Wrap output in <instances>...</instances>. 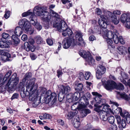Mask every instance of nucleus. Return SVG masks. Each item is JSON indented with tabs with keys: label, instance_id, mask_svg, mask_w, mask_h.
I'll list each match as a JSON object with an SVG mask.
<instances>
[{
	"label": "nucleus",
	"instance_id": "f257e3e1",
	"mask_svg": "<svg viewBox=\"0 0 130 130\" xmlns=\"http://www.w3.org/2000/svg\"><path fill=\"white\" fill-rule=\"evenodd\" d=\"M37 85L33 84V98L34 99L33 101V107H36L39 104L40 102L42 103H50L51 105L53 104L57 100V95L54 92L52 93L51 91L48 90L44 91L42 94L41 98L38 96L39 93L37 90Z\"/></svg>",
	"mask_w": 130,
	"mask_h": 130
},
{
	"label": "nucleus",
	"instance_id": "f03ea898",
	"mask_svg": "<svg viewBox=\"0 0 130 130\" xmlns=\"http://www.w3.org/2000/svg\"><path fill=\"white\" fill-rule=\"evenodd\" d=\"M46 8H47L46 7L39 8L38 7L36 6L34 8L33 13L36 14L38 16L41 17V20L44 22L47 23L48 24L46 26L47 28L49 26V22L51 18L50 14L54 17L52 19L53 20L52 22L53 27L54 24L58 26L62 24V21H64L59 18L58 14L52 10H50V13H49L46 11Z\"/></svg>",
	"mask_w": 130,
	"mask_h": 130
},
{
	"label": "nucleus",
	"instance_id": "7ed1b4c3",
	"mask_svg": "<svg viewBox=\"0 0 130 130\" xmlns=\"http://www.w3.org/2000/svg\"><path fill=\"white\" fill-rule=\"evenodd\" d=\"M19 82V78L17 77L16 73H13L11 78L7 82L4 83V81L0 84V90L3 92L6 90L9 92H11L14 90L13 88L15 87Z\"/></svg>",
	"mask_w": 130,
	"mask_h": 130
},
{
	"label": "nucleus",
	"instance_id": "20e7f679",
	"mask_svg": "<svg viewBox=\"0 0 130 130\" xmlns=\"http://www.w3.org/2000/svg\"><path fill=\"white\" fill-rule=\"evenodd\" d=\"M25 82H20L19 85V89L21 91L20 94L22 98H24L26 96L29 95V99L32 102V81L28 80L26 83V89L25 91H24V85Z\"/></svg>",
	"mask_w": 130,
	"mask_h": 130
},
{
	"label": "nucleus",
	"instance_id": "39448f33",
	"mask_svg": "<svg viewBox=\"0 0 130 130\" xmlns=\"http://www.w3.org/2000/svg\"><path fill=\"white\" fill-rule=\"evenodd\" d=\"M102 32L98 31V33L102 34L104 38L107 39V38L113 39L114 42L116 44H117L119 42V39L118 35V33L117 30L114 29L112 31L108 30L106 29H102Z\"/></svg>",
	"mask_w": 130,
	"mask_h": 130
},
{
	"label": "nucleus",
	"instance_id": "423d86ee",
	"mask_svg": "<svg viewBox=\"0 0 130 130\" xmlns=\"http://www.w3.org/2000/svg\"><path fill=\"white\" fill-rule=\"evenodd\" d=\"M54 27L56 28L59 31L62 32V35L64 37L68 36L69 37L73 38L74 36L72 31L67 28V25L64 21H62V24L59 25L54 24Z\"/></svg>",
	"mask_w": 130,
	"mask_h": 130
},
{
	"label": "nucleus",
	"instance_id": "0eeeda50",
	"mask_svg": "<svg viewBox=\"0 0 130 130\" xmlns=\"http://www.w3.org/2000/svg\"><path fill=\"white\" fill-rule=\"evenodd\" d=\"M104 86L105 88L108 90H112L114 88L120 90H123L124 88L123 85L121 83H119L117 85L114 81L111 80L107 81Z\"/></svg>",
	"mask_w": 130,
	"mask_h": 130
},
{
	"label": "nucleus",
	"instance_id": "6e6552de",
	"mask_svg": "<svg viewBox=\"0 0 130 130\" xmlns=\"http://www.w3.org/2000/svg\"><path fill=\"white\" fill-rule=\"evenodd\" d=\"M79 54L82 57L85 59L89 65H92L95 63V60L89 51L81 50L79 52Z\"/></svg>",
	"mask_w": 130,
	"mask_h": 130
},
{
	"label": "nucleus",
	"instance_id": "1a4fd4ad",
	"mask_svg": "<svg viewBox=\"0 0 130 130\" xmlns=\"http://www.w3.org/2000/svg\"><path fill=\"white\" fill-rule=\"evenodd\" d=\"M92 93L93 95L96 96L94 98L95 102L94 106L96 107L94 110L96 111H99L100 108L102 107L101 105L104 104L101 101L102 100L101 98L102 95L97 92H93Z\"/></svg>",
	"mask_w": 130,
	"mask_h": 130
},
{
	"label": "nucleus",
	"instance_id": "9d476101",
	"mask_svg": "<svg viewBox=\"0 0 130 130\" xmlns=\"http://www.w3.org/2000/svg\"><path fill=\"white\" fill-rule=\"evenodd\" d=\"M19 25L25 30L26 32L29 33L30 34L32 33V31H31V28L30 24L26 19L21 20L19 22Z\"/></svg>",
	"mask_w": 130,
	"mask_h": 130
},
{
	"label": "nucleus",
	"instance_id": "9b49d317",
	"mask_svg": "<svg viewBox=\"0 0 130 130\" xmlns=\"http://www.w3.org/2000/svg\"><path fill=\"white\" fill-rule=\"evenodd\" d=\"M62 43L63 48L65 49L68 48L70 46H74L76 45V40L73 38L64 39Z\"/></svg>",
	"mask_w": 130,
	"mask_h": 130
},
{
	"label": "nucleus",
	"instance_id": "f8f14e48",
	"mask_svg": "<svg viewBox=\"0 0 130 130\" xmlns=\"http://www.w3.org/2000/svg\"><path fill=\"white\" fill-rule=\"evenodd\" d=\"M106 70V69L104 66L99 64L97 67V71L96 72V77L97 78H101V75L104 74Z\"/></svg>",
	"mask_w": 130,
	"mask_h": 130
},
{
	"label": "nucleus",
	"instance_id": "ddd939ff",
	"mask_svg": "<svg viewBox=\"0 0 130 130\" xmlns=\"http://www.w3.org/2000/svg\"><path fill=\"white\" fill-rule=\"evenodd\" d=\"M32 38H31L28 39V42L24 43L23 48L27 52L31 51V52H32Z\"/></svg>",
	"mask_w": 130,
	"mask_h": 130
},
{
	"label": "nucleus",
	"instance_id": "4468645a",
	"mask_svg": "<svg viewBox=\"0 0 130 130\" xmlns=\"http://www.w3.org/2000/svg\"><path fill=\"white\" fill-rule=\"evenodd\" d=\"M83 35L80 32H77L75 35V37L76 40H77L79 42L76 43V44L80 45L82 43H84V41L82 38Z\"/></svg>",
	"mask_w": 130,
	"mask_h": 130
},
{
	"label": "nucleus",
	"instance_id": "2eb2a0df",
	"mask_svg": "<svg viewBox=\"0 0 130 130\" xmlns=\"http://www.w3.org/2000/svg\"><path fill=\"white\" fill-rule=\"evenodd\" d=\"M71 89L68 86H65L61 85L60 86V92H61L63 94H67L71 91Z\"/></svg>",
	"mask_w": 130,
	"mask_h": 130
},
{
	"label": "nucleus",
	"instance_id": "dca6fc26",
	"mask_svg": "<svg viewBox=\"0 0 130 130\" xmlns=\"http://www.w3.org/2000/svg\"><path fill=\"white\" fill-rule=\"evenodd\" d=\"M121 21L123 23H124L126 21L130 20V14L125 13L122 14L120 18Z\"/></svg>",
	"mask_w": 130,
	"mask_h": 130
},
{
	"label": "nucleus",
	"instance_id": "f3484780",
	"mask_svg": "<svg viewBox=\"0 0 130 130\" xmlns=\"http://www.w3.org/2000/svg\"><path fill=\"white\" fill-rule=\"evenodd\" d=\"M118 124L119 125L121 124L122 127L123 128L125 127L126 124L125 120L123 119L121 120V117L119 116H117L116 117Z\"/></svg>",
	"mask_w": 130,
	"mask_h": 130
},
{
	"label": "nucleus",
	"instance_id": "a211bd4d",
	"mask_svg": "<svg viewBox=\"0 0 130 130\" xmlns=\"http://www.w3.org/2000/svg\"><path fill=\"white\" fill-rule=\"evenodd\" d=\"M11 44V42L10 40L6 42L0 41V47L2 48H8L9 45Z\"/></svg>",
	"mask_w": 130,
	"mask_h": 130
},
{
	"label": "nucleus",
	"instance_id": "6ab92c4d",
	"mask_svg": "<svg viewBox=\"0 0 130 130\" xmlns=\"http://www.w3.org/2000/svg\"><path fill=\"white\" fill-rule=\"evenodd\" d=\"M126 49L124 47L121 46L118 47L117 50L119 54L124 55L127 53Z\"/></svg>",
	"mask_w": 130,
	"mask_h": 130
},
{
	"label": "nucleus",
	"instance_id": "aec40b11",
	"mask_svg": "<svg viewBox=\"0 0 130 130\" xmlns=\"http://www.w3.org/2000/svg\"><path fill=\"white\" fill-rule=\"evenodd\" d=\"M99 113V115L100 116L102 120L104 121H106L107 120L108 118L107 116H108V114L107 113H103V111L100 110L99 111H97Z\"/></svg>",
	"mask_w": 130,
	"mask_h": 130
},
{
	"label": "nucleus",
	"instance_id": "412c9836",
	"mask_svg": "<svg viewBox=\"0 0 130 130\" xmlns=\"http://www.w3.org/2000/svg\"><path fill=\"white\" fill-rule=\"evenodd\" d=\"M23 32L22 28L20 27H16L14 34L17 36H20Z\"/></svg>",
	"mask_w": 130,
	"mask_h": 130
},
{
	"label": "nucleus",
	"instance_id": "4be33fe9",
	"mask_svg": "<svg viewBox=\"0 0 130 130\" xmlns=\"http://www.w3.org/2000/svg\"><path fill=\"white\" fill-rule=\"evenodd\" d=\"M98 23L100 26V27L104 29H106L107 26V24L106 22L102 19H100L98 21Z\"/></svg>",
	"mask_w": 130,
	"mask_h": 130
},
{
	"label": "nucleus",
	"instance_id": "5701e85b",
	"mask_svg": "<svg viewBox=\"0 0 130 130\" xmlns=\"http://www.w3.org/2000/svg\"><path fill=\"white\" fill-rule=\"evenodd\" d=\"M11 39L12 40L13 44L15 46H17L20 43V40L15 35H13L12 36Z\"/></svg>",
	"mask_w": 130,
	"mask_h": 130
},
{
	"label": "nucleus",
	"instance_id": "b1692460",
	"mask_svg": "<svg viewBox=\"0 0 130 130\" xmlns=\"http://www.w3.org/2000/svg\"><path fill=\"white\" fill-rule=\"evenodd\" d=\"M77 112V110H74L73 111L69 112L67 116V118L69 120L71 119L76 115Z\"/></svg>",
	"mask_w": 130,
	"mask_h": 130
},
{
	"label": "nucleus",
	"instance_id": "393cba45",
	"mask_svg": "<svg viewBox=\"0 0 130 130\" xmlns=\"http://www.w3.org/2000/svg\"><path fill=\"white\" fill-rule=\"evenodd\" d=\"M34 40L36 41V43L38 44H43L45 43L42 39L40 36H37L34 37Z\"/></svg>",
	"mask_w": 130,
	"mask_h": 130
},
{
	"label": "nucleus",
	"instance_id": "a878e982",
	"mask_svg": "<svg viewBox=\"0 0 130 130\" xmlns=\"http://www.w3.org/2000/svg\"><path fill=\"white\" fill-rule=\"evenodd\" d=\"M12 73V71L11 70H9L6 72L3 78V81L4 83L7 82V80L11 75Z\"/></svg>",
	"mask_w": 130,
	"mask_h": 130
},
{
	"label": "nucleus",
	"instance_id": "bb28decb",
	"mask_svg": "<svg viewBox=\"0 0 130 130\" xmlns=\"http://www.w3.org/2000/svg\"><path fill=\"white\" fill-rule=\"evenodd\" d=\"M102 107H103L102 108V110L100 109V110H101L103 111V113H107L108 110H111L110 109H109V107L110 106L104 103L103 105H101Z\"/></svg>",
	"mask_w": 130,
	"mask_h": 130
},
{
	"label": "nucleus",
	"instance_id": "cd10ccee",
	"mask_svg": "<svg viewBox=\"0 0 130 130\" xmlns=\"http://www.w3.org/2000/svg\"><path fill=\"white\" fill-rule=\"evenodd\" d=\"M31 76V73H26L24 76V78L22 79V81L25 82L27 80V82L28 80H31L32 82V80L30 79Z\"/></svg>",
	"mask_w": 130,
	"mask_h": 130
},
{
	"label": "nucleus",
	"instance_id": "c85d7f7f",
	"mask_svg": "<svg viewBox=\"0 0 130 130\" xmlns=\"http://www.w3.org/2000/svg\"><path fill=\"white\" fill-rule=\"evenodd\" d=\"M91 113L90 110L88 109H83L81 112V114L83 117L86 116L88 114Z\"/></svg>",
	"mask_w": 130,
	"mask_h": 130
},
{
	"label": "nucleus",
	"instance_id": "c756f323",
	"mask_svg": "<svg viewBox=\"0 0 130 130\" xmlns=\"http://www.w3.org/2000/svg\"><path fill=\"white\" fill-rule=\"evenodd\" d=\"M80 96V93L78 92H76L73 94L72 97L75 100H77Z\"/></svg>",
	"mask_w": 130,
	"mask_h": 130
},
{
	"label": "nucleus",
	"instance_id": "7c9ffc66",
	"mask_svg": "<svg viewBox=\"0 0 130 130\" xmlns=\"http://www.w3.org/2000/svg\"><path fill=\"white\" fill-rule=\"evenodd\" d=\"M32 15V12L30 10H28L27 11L23 13L22 16L23 17H25L28 16Z\"/></svg>",
	"mask_w": 130,
	"mask_h": 130
},
{
	"label": "nucleus",
	"instance_id": "2f4dec72",
	"mask_svg": "<svg viewBox=\"0 0 130 130\" xmlns=\"http://www.w3.org/2000/svg\"><path fill=\"white\" fill-rule=\"evenodd\" d=\"M8 57H11L10 55H1V60H2L4 62L9 61Z\"/></svg>",
	"mask_w": 130,
	"mask_h": 130
},
{
	"label": "nucleus",
	"instance_id": "473e14b6",
	"mask_svg": "<svg viewBox=\"0 0 130 130\" xmlns=\"http://www.w3.org/2000/svg\"><path fill=\"white\" fill-rule=\"evenodd\" d=\"M83 87V84L81 83H79L75 86V89L78 91H82Z\"/></svg>",
	"mask_w": 130,
	"mask_h": 130
},
{
	"label": "nucleus",
	"instance_id": "72a5a7b5",
	"mask_svg": "<svg viewBox=\"0 0 130 130\" xmlns=\"http://www.w3.org/2000/svg\"><path fill=\"white\" fill-rule=\"evenodd\" d=\"M118 95H119L121 98L126 100H128L129 99L128 96L124 93L119 94Z\"/></svg>",
	"mask_w": 130,
	"mask_h": 130
},
{
	"label": "nucleus",
	"instance_id": "f704fd0d",
	"mask_svg": "<svg viewBox=\"0 0 130 130\" xmlns=\"http://www.w3.org/2000/svg\"><path fill=\"white\" fill-rule=\"evenodd\" d=\"M111 20L112 22L115 24H118L119 22L118 20L117 19V17L115 15H112L111 17Z\"/></svg>",
	"mask_w": 130,
	"mask_h": 130
},
{
	"label": "nucleus",
	"instance_id": "c9c22d12",
	"mask_svg": "<svg viewBox=\"0 0 130 130\" xmlns=\"http://www.w3.org/2000/svg\"><path fill=\"white\" fill-rule=\"evenodd\" d=\"M92 76L90 72H85L84 77L86 80H88L90 77H91Z\"/></svg>",
	"mask_w": 130,
	"mask_h": 130
},
{
	"label": "nucleus",
	"instance_id": "e433bc0d",
	"mask_svg": "<svg viewBox=\"0 0 130 130\" xmlns=\"http://www.w3.org/2000/svg\"><path fill=\"white\" fill-rule=\"evenodd\" d=\"M109 123L111 124H112L114 123L115 121V118L113 116H110L107 119Z\"/></svg>",
	"mask_w": 130,
	"mask_h": 130
},
{
	"label": "nucleus",
	"instance_id": "4c0bfd02",
	"mask_svg": "<svg viewBox=\"0 0 130 130\" xmlns=\"http://www.w3.org/2000/svg\"><path fill=\"white\" fill-rule=\"evenodd\" d=\"M35 23H33V25H34L35 27L39 31L42 28V26L39 23H36L35 22Z\"/></svg>",
	"mask_w": 130,
	"mask_h": 130
},
{
	"label": "nucleus",
	"instance_id": "58836bf2",
	"mask_svg": "<svg viewBox=\"0 0 130 130\" xmlns=\"http://www.w3.org/2000/svg\"><path fill=\"white\" fill-rule=\"evenodd\" d=\"M130 114L127 112L126 110H123V112L122 111L120 113V115L123 118H126V117L127 116Z\"/></svg>",
	"mask_w": 130,
	"mask_h": 130
},
{
	"label": "nucleus",
	"instance_id": "ea45409f",
	"mask_svg": "<svg viewBox=\"0 0 130 130\" xmlns=\"http://www.w3.org/2000/svg\"><path fill=\"white\" fill-rule=\"evenodd\" d=\"M0 54L1 55H10V54L6 52L5 50H0Z\"/></svg>",
	"mask_w": 130,
	"mask_h": 130
},
{
	"label": "nucleus",
	"instance_id": "a19ab883",
	"mask_svg": "<svg viewBox=\"0 0 130 130\" xmlns=\"http://www.w3.org/2000/svg\"><path fill=\"white\" fill-rule=\"evenodd\" d=\"M121 74L122 78L123 79H126L128 77V75L124 72H121Z\"/></svg>",
	"mask_w": 130,
	"mask_h": 130
},
{
	"label": "nucleus",
	"instance_id": "79ce46f5",
	"mask_svg": "<svg viewBox=\"0 0 130 130\" xmlns=\"http://www.w3.org/2000/svg\"><path fill=\"white\" fill-rule=\"evenodd\" d=\"M80 123L79 121H76L75 122L74 126L75 128H77L80 126Z\"/></svg>",
	"mask_w": 130,
	"mask_h": 130
},
{
	"label": "nucleus",
	"instance_id": "37998d69",
	"mask_svg": "<svg viewBox=\"0 0 130 130\" xmlns=\"http://www.w3.org/2000/svg\"><path fill=\"white\" fill-rule=\"evenodd\" d=\"M78 78L80 80H82L84 79V74L82 72L79 73Z\"/></svg>",
	"mask_w": 130,
	"mask_h": 130
},
{
	"label": "nucleus",
	"instance_id": "c03bdc74",
	"mask_svg": "<svg viewBox=\"0 0 130 130\" xmlns=\"http://www.w3.org/2000/svg\"><path fill=\"white\" fill-rule=\"evenodd\" d=\"M64 98V95L61 94V93H59V94L58 95V99L59 101L60 102H62Z\"/></svg>",
	"mask_w": 130,
	"mask_h": 130
},
{
	"label": "nucleus",
	"instance_id": "a18cd8bd",
	"mask_svg": "<svg viewBox=\"0 0 130 130\" xmlns=\"http://www.w3.org/2000/svg\"><path fill=\"white\" fill-rule=\"evenodd\" d=\"M10 12L9 11L6 10L5 14L4 15V17L6 19H7L9 17Z\"/></svg>",
	"mask_w": 130,
	"mask_h": 130
},
{
	"label": "nucleus",
	"instance_id": "49530a36",
	"mask_svg": "<svg viewBox=\"0 0 130 130\" xmlns=\"http://www.w3.org/2000/svg\"><path fill=\"white\" fill-rule=\"evenodd\" d=\"M122 109L120 107H118L115 110V112H116V113L117 114H118L119 113H120H120L122 112Z\"/></svg>",
	"mask_w": 130,
	"mask_h": 130
},
{
	"label": "nucleus",
	"instance_id": "de8ad7c7",
	"mask_svg": "<svg viewBox=\"0 0 130 130\" xmlns=\"http://www.w3.org/2000/svg\"><path fill=\"white\" fill-rule=\"evenodd\" d=\"M2 36L3 38L6 39L8 38L9 37V35L8 34L4 32L2 34Z\"/></svg>",
	"mask_w": 130,
	"mask_h": 130
},
{
	"label": "nucleus",
	"instance_id": "09e8293b",
	"mask_svg": "<svg viewBox=\"0 0 130 130\" xmlns=\"http://www.w3.org/2000/svg\"><path fill=\"white\" fill-rule=\"evenodd\" d=\"M111 128L113 130H117V125L114 123L111 124Z\"/></svg>",
	"mask_w": 130,
	"mask_h": 130
},
{
	"label": "nucleus",
	"instance_id": "8fccbe9b",
	"mask_svg": "<svg viewBox=\"0 0 130 130\" xmlns=\"http://www.w3.org/2000/svg\"><path fill=\"white\" fill-rule=\"evenodd\" d=\"M95 13L98 15H100L102 14V11L99 8H97L95 9Z\"/></svg>",
	"mask_w": 130,
	"mask_h": 130
},
{
	"label": "nucleus",
	"instance_id": "3c124183",
	"mask_svg": "<svg viewBox=\"0 0 130 130\" xmlns=\"http://www.w3.org/2000/svg\"><path fill=\"white\" fill-rule=\"evenodd\" d=\"M19 97V94L17 93H14V94L12 97L11 99V100H13L15 99H17Z\"/></svg>",
	"mask_w": 130,
	"mask_h": 130
},
{
	"label": "nucleus",
	"instance_id": "603ef678",
	"mask_svg": "<svg viewBox=\"0 0 130 130\" xmlns=\"http://www.w3.org/2000/svg\"><path fill=\"white\" fill-rule=\"evenodd\" d=\"M46 42L49 45H51L53 44V42L52 40L50 39H47L46 40Z\"/></svg>",
	"mask_w": 130,
	"mask_h": 130
},
{
	"label": "nucleus",
	"instance_id": "864d4df0",
	"mask_svg": "<svg viewBox=\"0 0 130 130\" xmlns=\"http://www.w3.org/2000/svg\"><path fill=\"white\" fill-rule=\"evenodd\" d=\"M119 41V42L122 44H124L125 42L123 40L122 37L121 36H119L118 38Z\"/></svg>",
	"mask_w": 130,
	"mask_h": 130
},
{
	"label": "nucleus",
	"instance_id": "5fc2aeb1",
	"mask_svg": "<svg viewBox=\"0 0 130 130\" xmlns=\"http://www.w3.org/2000/svg\"><path fill=\"white\" fill-rule=\"evenodd\" d=\"M44 119H51L52 118L51 116L50 115L47 114L46 113L44 114Z\"/></svg>",
	"mask_w": 130,
	"mask_h": 130
},
{
	"label": "nucleus",
	"instance_id": "6e6d98bb",
	"mask_svg": "<svg viewBox=\"0 0 130 130\" xmlns=\"http://www.w3.org/2000/svg\"><path fill=\"white\" fill-rule=\"evenodd\" d=\"M106 40V41L107 43L110 46H111V45L112 43V41L111 40V39L107 38V39H105Z\"/></svg>",
	"mask_w": 130,
	"mask_h": 130
},
{
	"label": "nucleus",
	"instance_id": "4d7b16f0",
	"mask_svg": "<svg viewBox=\"0 0 130 130\" xmlns=\"http://www.w3.org/2000/svg\"><path fill=\"white\" fill-rule=\"evenodd\" d=\"M125 26L126 28L130 29V20L126 21Z\"/></svg>",
	"mask_w": 130,
	"mask_h": 130
},
{
	"label": "nucleus",
	"instance_id": "13d9d810",
	"mask_svg": "<svg viewBox=\"0 0 130 130\" xmlns=\"http://www.w3.org/2000/svg\"><path fill=\"white\" fill-rule=\"evenodd\" d=\"M113 15H119L121 14V12L120 10H117L113 11Z\"/></svg>",
	"mask_w": 130,
	"mask_h": 130
},
{
	"label": "nucleus",
	"instance_id": "bf43d9fd",
	"mask_svg": "<svg viewBox=\"0 0 130 130\" xmlns=\"http://www.w3.org/2000/svg\"><path fill=\"white\" fill-rule=\"evenodd\" d=\"M21 39L24 41H25L27 39V36L26 35H23L21 38Z\"/></svg>",
	"mask_w": 130,
	"mask_h": 130
},
{
	"label": "nucleus",
	"instance_id": "052dcab7",
	"mask_svg": "<svg viewBox=\"0 0 130 130\" xmlns=\"http://www.w3.org/2000/svg\"><path fill=\"white\" fill-rule=\"evenodd\" d=\"M125 120L128 123H130V114L125 118Z\"/></svg>",
	"mask_w": 130,
	"mask_h": 130
},
{
	"label": "nucleus",
	"instance_id": "680f3d73",
	"mask_svg": "<svg viewBox=\"0 0 130 130\" xmlns=\"http://www.w3.org/2000/svg\"><path fill=\"white\" fill-rule=\"evenodd\" d=\"M96 39L95 37L93 35H91L90 36L89 38V39L90 41H92Z\"/></svg>",
	"mask_w": 130,
	"mask_h": 130
},
{
	"label": "nucleus",
	"instance_id": "e2e57ef3",
	"mask_svg": "<svg viewBox=\"0 0 130 130\" xmlns=\"http://www.w3.org/2000/svg\"><path fill=\"white\" fill-rule=\"evenodd\" d=\"M57 76L58 78L59 77L60 75H61L62 74V72L61 71L58 70L57 71Z\"/></svg>",
	"mask_w": 130,
	"mask_h": 130
},
{
	"label": "nucleus",
	"instance_id": "0e129e2a",
	"mask_svg": "<svg viewBox=\"0 0 130 130\" xmlns=\"http://www.w3.org/2000/svg\"><path fill=\"white\" fill-rule=\"evenodd\" d=\"M61 2L63 4H66L67 3H69L70 1L69 0H62Z\"/></svg>",
	"mask_w": 130,
	"mask_h": 130
},
{
	"label": "nucleus",
	"instance_id": "69168bd1",
	"mask_svg": "<svg viewBox=\"0 0 130 130\" xmlns=\"http://www.w3.org/2000/svg\"><path fill=\"white\" fill-rule=\"evenodd\" d=\"M83 107V106L81 104H79L77 106L78 108L79 109H82Z\"/></svg>",
	"mask_w": 130,
	"mask_h": 130
},
{
	"label": "nucleus",
	"instance_id": "338daca9",
	"mask_svg": "<svg viewBox=\"0 0 130 130\" xmlns=\"http://www.w3.org/2000/svg\"><path fill=\"white\" fill-rule=\"evenodd\" d=\"M73 70L72 69H70L68 70V72H67V73H68L69 74L73 73Z\"/></svg>",
	"mask_w": 130,
	"mask_h": 130
},
{
	"label": "nucleus",
	"instance_id": "774afa93",
	"mask_svg": "<svg viewBox=\"0 0 130 130\" xmlns=\"http://www.w3.org/2000/svg\"><path fill=\"white\" fill-rule=\"evenodd\" d=\"M95 59L97 61H99L101 59V58L100 56H96Z\"/></svg>",
	"mask_w": 130,
	"mask_h": 130
}]
</instances>
